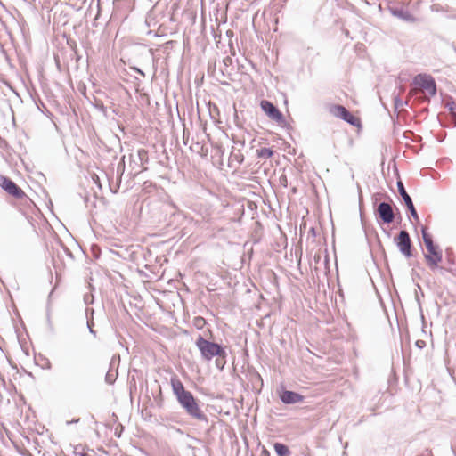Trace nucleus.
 Returning <instances> with one entry per match:
<instances>
[{
  "instance_id": "obj_1",
  "label": "nucleus",
  "mask_w": 456,
  "mask_h": 456,
  "mask_svg": "<svg viewBox=\"0 0 456 456\" xmlns=\"http://www.w3.org/2000/svg\"><path fill=\"white\" fill-rule=\"evenodd\" d=\"M171 387L173 393L181 407L191 419L208 423V416L201 411L197 399L193 396L192 393L184 388L182 381L177 378L171 379Z\"/></svg>"
},
{
  "instance_id": "obj_2",
  "label": "nucleus",
  "mask_w": 456,
  "mask_h": 456,
  "mask_svg": "<svg viewBox=\"0 0 456 456\" xmlns=\"http://www.w3.org/2000/svg\"><path fill=\"white\" fill-rule=\"evenodd\" d=\"M195 345L199 349L201 358L205 361H210L214 357L216 359V366L217 369L222 370L226 364L227 352L225 347L221 344L209 341L203 338L201 334H199L195 340Z\"/></svg>"
},
{
  "instance_id": "obj_3",
  "label": "nucleus",
  "mask_w": 456,
  "mask_h": 456,
  "mask_svg": "<svg viewBox=\"0 0 456 456\" xmlns=\"http://www.w3.org/2000/svg\"><path fill=\"white\" fill-rule=\"evenodd\" d=\"M423 242L427 248V253H424V258L430 270L441 269L439 263L443 260V252L438 245L435 244L432 236L428 232L425 227L421 229Z\"/></svg>"
},
{
  "instance_id": "obj_4",
  "label": "nucleus",
  "mask_w": 456,
  "mask_h": 456,
  "mask_svg": "<svg viewBox=\"0 0 456 456\" xmlns=\"http://www.w3.org/2000/svg\"><path fill=\"white\" fill-rule=\"evenodd\" d=\"M331 115L339 118L349 125L354 126H360L361 121L358 118L354 117L346 107L339 104L331 105L329 109Z\"/></svg>"
},
{
  "instance_id": "obj_5",
  "label": "nucleus",
  "mask_w": 456,
  "mask_h": 456,
  "mask_svg": "<svg viewBox=\"0 0 456 456\" xmlns=\"http://www.w3.org/2000/svg\"><path fill=\"white\" fill-rule=\"evenodd\" d=\"M395 243L396 244L399 251L406 258L412 256L411 251V240L407 231L401 230L398 235L395 238Z\"/></svg>"
},
{
  "instance_id": "obj_6",
  "label": "nucleus",
  "mask_w": 456,
  "mask_h": 456,
  "mask_svg": "<svg viewBox=\"0 0 456 456\" xmlns=\"http://www.w3.org/2000/svg\"><path fill=\"white\" fill-rule=\"evenodd\" d=\"M413 84L419 86L421 89L426 90L430 96L436 94V84L434 77L427 74H418L413 78Z\"/></svg>"
},
{
  "instance_id": "obj_7",
  "label": "nucleus",
  "mask_w": 456,
  "mask_h": 456,
  "mask_svg": "<svg viewBox=\"0 0 456 456\" xmlns=\"http://www.w3.org/2000/svg\"><path fill=\"white\" fill-rule=\"evenodd\" d=\"M0 187L15 199L20 200L26 197L22 189L7 176L0 175Z\"/></svg>"
},
{
  "instance_id": "obj_8",
  "label": "nucleus",
  "mask_w": 456,
  "mask_h": 456,
  "mask_svg": "<svg viewBox=\"0 0 456 456\" xmlns=\"http://www.w3.org/2000/svg\"><path fill=\"white\" fill-rule=\"evenodd\" d=\"M375 214L379 219V224H391L395 219L393 208L387 202H380L375 209Z\"/></svg>"
},
{
  "instance_id": "obj_9",
  "label": "nucleus",
  "mask_w": 456,
  "mask_h": 456,
  "mask_svg": "<svg viewBox=\"0 0 456 456\" xmlns=\"http://www.w3.org/2000/svg\"><path fill=\"white\" fill-rule=\"evenodd\" d=\"M263 111L273 120L277 123H282L285 121L283 114L280 110L270 101L262 100L260 103Z\"/></svg>"
},
{
  "instance_id": "obj_10",
  "label": "nucleus",
  "mask_w": 456,
  "mask_h": 456,
  "mask_svg": "<svg viewBox=\"0 0 456 456\" xmlns=\"http://www.w3.org/2000/svg\"><path fill=\"white\" fill-rule=\"evenodd\" d=\"M397 188H398V192L400 194V196L402 197L407 209L409 210L411 216H412V218L415 220V221H419V215L417 213V210L413 205V202H412V200L411 198L410 197V195L407 193L405 188H404V185L402 181H398L397 182Z\"/></svg>"
},
{
  "instance_id": "obj_11",
  "label": "nucleus",
  "mask_w": 456,
  "mask_h": 456,
  "mask_svg": "<svg viewBox=\"0 0 456 456\" xmlns=\"http://www.w3.org/2000/svg\"><path fill=\"white\" fill-rule=\"evenodd\" d=\"M388 11L393 16L398 18L401 20L410 23H413L417 20V19L409 12V10L403 6H389Z\"/></svg>"
},
{
  "instance_id": "obj_12",
  "label": "nucleus",
  "mask_w": 456,
  "mask_h": 456,
  "mask_svg": "<svg viewBox=\"0 0 456 456\" xmlns=\"http://www.w3.org/2000/svg\"><path fill=\"white\" fill-rule=\"evenodd\" d=\"M280 399L285 404H293L301 403L304 400V396L294 391L284 390L281 394Z\"/></svg>"
},
{
  "instance_id": "obj_13",
  "label": "nucleus",
  "mask_w": 456,
  "mask_h": 456,
  "mask_svg": "<svg viewBox=\"0 0 456 456\" xmlns=\"http://www.w3.org/2000/svg\"><path fill=\"white\" fill-rule=\"evenodd\" d=\"M273 448L278 456H289L290 454L289 447L282 443H274Z\"/></svg>"
},
{
  "instance_id": "obj_14",
  "label": "nucleus",
  "mask_w": 456,
  "mask_h": 456,
  "mask_svg": "<svg viewBox=\"0 0 456 456\" xmlns=\"http://www.w3.org/2000/svg\"><path fill=\"white\" fill-rule=\"evenodd\" d=\"M244 160V156L240 152V151H232L230 154L229 161L231 164L236 162L238 165H240Z\"/></svg>"
},
{
  "instance_id": "obj_15",
  "label": "nucleus",
  "mask_w": 456,
  "mask_h": 456,
  "mask_svg": "<svg viewBox=\"0 0 456 456\" xmlns=\"http://www.w3.org/2000/svg\"><path fill=\"white\" fill-rule=\"evenodd\" d=\"M257 157L260 159H267L273 155V151L271 148H260L256 151Z\"/></svg>"
},
{
  "instance_id": "obj_16",
  "label": "nucleus",
  "mask_w": 456,
  "mask_h": 456,
  "mask_svg": "<svg viewBox=\"0 0 456 456\" xmlns=\"http://www.w3.org/2000/svg\"><path fill=\"white\" fill-rule=\"evenodd\" d=\"M137 158L140 160L142 165H143L144 163H147L149 160L148 151L145 149H139L137 151Z\"/></svg>"
},
{
  "instance_id": "obj_17",
  "label": "nucleus",
  "mask_w": 456,
  "mask_h": 456,
  "mask_svg": "<svg viewBox=\"0 0 456 456\" xmlns=\"http://www.w3.org/2000/svg\"><path fill=\"white\" fill-rule=\"evenodd\" d=\"M117 378V373H114L111 370H109L105 375V381L109 385H112Z\"/></svg>"
},
{
  "instance_id": "obj_18",
  "label": "nucleus",
  "mask_w": 456,
  "mask_h": 456,
  "mask_svg": "<svg viewBox=\"0 0 456 456\" xmlns=\"http://www.w3.org/2000/svg\"><path fill=\"white\" fill-rule=\"evenodd\" d=\"M94 107L99 110L101 111L105 117H108V112H107V108L104 106V104L102 103V102L101 101H96L95 102V104H94Z\"/></svg>"
},
{
  "instance_id": "obj_19",
  "label": "nucleus",
  "mask_w": 456,
  "mask_h": 456,
  "mask_svg": "<svg viewBox=\"0 0 456 456\" xmlns=\"http://www.w3.org/2000/svg\"><path fill=\"white\" fill-rule=\"evenodd\" d=\"M394 102H395V109H398V108L402 107L403 104H407V102H403L400 99L399 95L395 96V98H394Z\"/></svg>"
},
{
  "instance_id": "obj_20",
  "label": "nucleus",
  "mask_w": 456,
  "mask_h": 456,
  "mask_svg": "<svg viewBox=\"0 0 456 456\" xmlns=\"http://www.w3.org/2000/svg\"><path fill=\"white\" fill-rule=\"evenodd\" d=\"M84 302L86 305H91L94 302V297L90 294H86L84 296Z\"/></svg>"
},
{
  "instance_id": "obj_21",
  "label": "nucleus",
  "mask_w": 456,
  "mask_h": 456,
  "mask_svg": "<svg viewBox=\"0 0 456 456\" xmlns=\"http://www.w3.org/2000/svg\"><path fill=\"white\" fill-rule=\"evenodd\" d=\"M93 325H94L93 321H89V320H88V321H87V327H88L89 332H90L91 334H93L94 336H95V335H96V332H95V330H93Z\"/></svg>"
},
{
  "instance_id": "obj_22",
  "label": "nucleus",
  "mask_w": 456,
  "mask_h": 456,
  "mask_svg": "<svg viewBox=\"0 0 456 456\" xmlns=\"http://www.w3.org/2000/svg\"><path fill=\"white\" fill-rule=\"evenodd\" d=\"M415 346L419 349H422L426 346V342L424 340L419 339L416 341Z\"/></svg>"
},
{
  "instance_id": "obj_23",
  "label": "nucleus",
  "mask_w": 456,
  "mask_h": 456,
  "mask_svg": "<svg viewBox=\"0 0 456 456\" xmlns=\"http://www.w3.org/2000/svg\"><path fill=\"white\" fill-rule=\"evenodd\" d=\"M259 456H271V455H270L269 451L265 447H263Z\"/></svg>"
},
{
  "instance_id": "obj_24",
  "label": "nucleus",
  "mask_w": 456,
  "mask_h": 456,
  "mask_svg": "<svg viewBox=\"0 0 456 456\" xmlns=\"http://www.w3.org/2000/svg\"><path fill=\"white\" fill-rule=\"evenodd\" d=\"M135 72H137L138 74H140L141 76L142 77H145V73L139 68H136V67H134L132 68Z\"/></svg>"
},
{
  "instance_id": "obj_25",
  "label": "nucleus",
  "mask_w": 456,
  "mask_h": 456,
  "mask_svg": "<svg viewBox=\"0 0 456 456\" xmlns=\"http://www.w3.org/2000/svg\"><path fill=\"white\" fill-rule=\"evenodd\" d=\"M189 138V135H186L185 134V131H183V142L184 144H187V140Z\"/></svg>"
},
{
  "instance_id": "obj_26",
  "label": "nucleus",
  "mask_w": 456,
  "mask_h": 456,
  "mask_svg": "<svg viewBox=\"0 0 456 456\" xmlns=\"http://www.w3.org/2000/svg\"><path fill=\"white\" fill-rule=\"evenodd\" d=\"M112 112H113L115 115H118V116L119 115V111H118V110L113 109V110H112Z\"/></svg>"
},
{
  "instance_id": "obj_27",
  "label": "nucleus",
  "mask_w": 456,
  "mask_h": 456,
  "mask_svg": "<svg viewBox=\"0 0 456 456\" xmlns=\"http://www.w3.org/2000/svg\"><path fill=\"white\" fill-rule=\"evenodd\" d=\"M48 323H49L50 330H53V325H52V323H51V322H50V320H49V319H48Z\"/></svg>"
},
{
  "instance_id": "obj_28",
  "label": "nucleus",
  "mask_w": 456,
  "mask_h": 456,
  "mask_svg": "<svg viewBox=\"0 0 456 456\" xmlns=\"http://www.w3.org/2000/svg\"><path fill=\"white\" fill-rule=\"evenodd\" d=\"M77 421H78V419H77V420H74V419H73V420H71V421H68V422H67V424L75 423V422H77Z\"/></svg>"
},
{
  "instance_id": "obj_29",
  "label": "nucleus",
  "mask_w": 456,
  "mask_h": 456,
  "mask_svg": "<svg viewBox=\"0 0 456 456\" xmlns=\"http://www.w3.org/2000/svg\"><path fill=\"white\" fill-rule=\"evenodd\" d=\"M311 233H313L314 235H315V231H314V228H311Z\"/></svg>"
},
{
  "instance_id": "obj_30",
  "label": "nucleus",
  "mask_w": 456,
  "mask_h": 456,
  "mask_svg": "<svg viewBox=\"0 0 456 456\" xmlns=\"http://www.w3.org/2000/svg\"><path fill=\"white\" fill-rule=\"evenodd\" d=\"M226 61H231L232 60H231V58H230V57H227V58L224 60V61L226 62Z\"/></svg>"
},
{
  "instance_id": "obj_31",
  "label": "nucleus",
  "mask_w": 456,
  "mask_h": 456,
  "mask_svg": "<svg viewBox=\"0 0 456 456\" xmlns=\"http://www.w3.org/2000/svg\"><path fill=\"white\" fill-rule=\"evenodd\" d=\"M120 169H121L120 165H118V168H117L118 172H119V171H120Z\"/></svg>"
},
{
  "instance_id": "obj_32",
  "label": "nucleus",
  "mask_w": 456,
  "mask_h": 456,
  "mask_svg": "<svg viewBox=\"0 0 456 456\" xmlns=\"http://www.w3.org/2000/svg\"><path fill=\"white\" fill-rule=\"evenodd\" d=\"M79 456H86V454H84V453H81V454H80Z\"/></svg>"
}]
</instances>
